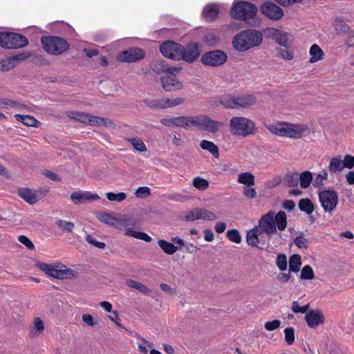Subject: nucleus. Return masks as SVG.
<instances>
[{
  "label": "nucleus",
  "instance_id": "obj_1",
  "mask_svg": "<svg viewBox=\"0 0 354 354\" xmlns=\"http://www.w3.org/2000/svg\"><path fill=\"white\" fill-rule=\"evenodd\" d=\"M257 12L258 8L255 4L246 1H239L233 3L230 15L232 19L245 21L250 26H255Z\"/></svg>",
  "mask_w": 354,
  "mask_h": 354
},
{
  "label": "nucleus",
  "instance_id": "obj_2",
  "mask_svg": "<svg viewBox=\"0 0 354 354\" xmlns=\"http://www.w3.org/2000/svg\"><path fill=\"white\" fill-rule=\"evenodd\" d=\"M263 40L262 33L255 29H247L239 32L233 39V47L240 51L244 52L250 48L261 45Z\"/></svg>",
  "mask_w": 354,
  "mask_h": 354
},
{
  "label": "nucleus",
  "instance_id": "obj_3",
  "mask_svg": "<svg viewBox=\"0 0 354 354\" xmlns=\"http://www.w3.org/2000/svg\"><path fill=\"white\" fill-rule=\"evenodd\" d=\"M230 131L233 136L248 137L255 135L257 133V128L253 120L242 116H236L230 120Z\"/></svg>",
  "mask_w": 354,
  "mask_h": 354
},
{
  "label": "nucleus",
  "instance_id": "obj_4",
  "mask_svg": "<svg viewBox=\"0 0 354 354\" xmlns=\"http://www.w3.org/2000/svg\"><path fill=\"white\" fill-rule=\"evenodd\" d=\"M44 50L48 54L59 55L69 49L68 41L58 36L44 35L41 37Z\"/></svg>",
  "mask_w": 354,
  "mask_h": 354
},
{
  "label": "nucleus",
  "instance_id": "obj_5",
  "mask_svg": "<svg viewBox=\"0 0 354 354\" xmlns=\"http://www.w3.org/2000/svg\"><path fill=\"white\" fill-rule=\"evenodd\" d=\"M28 38L21 34L10 32H0V46L4 49H18L28 45Z\"/></svg>",
  "mask_w": 354,
  "mask_h": 354
},
{
  "label": "nucleus",
  "instance_id": "obj_6",
  "mask_svg": "<svg viewBox=\"0 0 354 354\" xmlns=\"http://www.w3.org/2000/svg\"><path fill=\"white\" fill-rule=\"evenodd\" d=\"M263 216L268 227L267 229L271 235L277 232V228L283 231L287 227V215L282 210L276 214L273 211H269Z\"/></svg>",
  "mask_w": 354,
  "mask_h": 354
},
{
  "label": "nucleus",
  "instance_id": "obj_7",
  "mask_svg": "<svg viewBox=\"0 0 354 354\" xmlns=\"http://www.w3.org/2000/svg\"><path fill=\"white\" fill-rule=\"evenodd\" d=\"M268 225L266 223V221L263 218V216L261 217L259 221V225H255L253 228L248 230L246 234V242L247 243L252 246L257 248L259 250H266L268 252H270L268 248H265L263 246H259V237L263 234L265 233L267 235L271 236L270 231H268Z\"/></svg>",
  "mask_w": 354,
  "mask_h": 354
},
{
  "label": "nucleus",
  "instance_id": "obj_8",
  "mask_svg": "<svg viewBox=\"0 0 354 354\" xmlns=\"http://www.w3.org/2000/svg\"><path fill=\"white\" fill-rule=\"evenodd\" d=\"M136 225V220L133 218L127 217V218H118L116 220V228L119 230H122L125 228L126 236L133 237L137 239L145 241L147 243H150L152 241L151 236H149L147 233L140 231H136L131 228L127 227L128 225L134 226Z\"/></svg>",
  "mask_w": 354,
  "mask_h": 354
},
{
  "label": "nucleus",
  "instance_id": "obj_9",
  "mask_svg": "<svg viewBox=\"0 0 354 354\" xmlns=\"http://www.w3.org/2000/svg\"><path fill=\"white\" fill-rule=\"evenodd\" d=\"M160 68L159 70L166 73L160 79L162 87L174 86L176 88H180L183 84L176 74L180 72L181 68L169 66L167 64H165L163 62L160 64Z\"/></svg>",
  "mask_w": 354,
  "mask_h": 354
},
{
  "label": "nucleus",
  "instance_id": "obj_10",
  "mask_svg": "<svg viewBox=\"0 0 354 354\" xmlns=\"http://www.w3.org/2000/svg\"><path fill=\"white\" fill-rule=\"evenodd\" d=\"M319 201L325 212H333L338 204L337 192L330 188L318 192Z\"/></svg>",
  "mask_w": 354,
  "mask_h": 354
},
{
  "label": "nucleus",
  "instance_id": "obj_11",
  "mask_svg": "<svg viewBox=\"0 0 354 354\" xmlns=\"http://www.w3.org/2000/svg\"><path fill=\"white\" fill-rule=\"evenodd\" d=\"M196 120H199V118H196V116H178L171 118H162L160 122L162 125L169 127H178L188 129L192 126L195 127Z\"/></svg>",
  "mask_w": 354,
  "mask_h": 354
},
{
  "label": "nucleus",
  "instance_id": "obj_12",
  "mask_svg": "<svg viewBox=\"0 0 354 354\" xmlns=\"http://www.w3.org/2000/svg\"><path fill=\"white\" fill-rule=\"evenodd\" d=\"M227 54L221 50H214L205 53L201 58V62L206 66H219L226 62Z\"/></svg>",
  "mask_w": 354,
  "mask_h": 354
},
{
  "label": "nucleus",
  "instance_id": "obj_13",
  "mask_svg": "<svg viewBox=\"0 0 354 354\" xmlns=\"http://www.w3.org/2000/svg\"><path fill=\"white\" fill-rule=\"evenodd\" d=\"M181 48V44L171 40L164 41L159 47L160 52L165 57L174 61H180Z\"/></svg>",
  "mask_w": 354,
  "mask_h": 354
},
{
  "label": "nucleus",
  "instance_id": "obj_14",
  "mask_svg": "<svg viewBox=\"0 0 354 354\" xmlns=\"http://www.w3.org/2000/svg\"><path fill=\"white\" fill-rule=\"evenodd\" d=\"M201 51L199 45L196 42H189L187 45H182L180 50V61L183 60L187 63L194 62L200 56Z\"/></svg>",
  "mask_w": 354,
  "mask_h": 354
},
{
  "label": "nucleus",
  "instance_id": "obj_15",
  "mask_svg": "<svg viewBox=\"0 0 354 354\" xmlns=\"http://www.w3.org/2000/svg\"><path fill=\"white\" fill-rule=\"evenodd\" d=\"M185 102L183 97H176L175 99L160 98V99H145L144 102L151 109H161L169 107H174L183 104Z\"/></svg>",
  "mask_w": 354,
  "mask_h": 354
},
{
  "label": "nucleus",
  "instance_id": "obj_16",
  "mask_svg": "<svg viewBox=\"0 0 354 354\" xmlns=\"http://www.w3.org/2000/svg\"><path fill=\"white\" fill-rule=\"evenodd\" d=\"M145 57V52L141 48L134 47L117 55V60L122 62H136Z\"/></svg>",
  "mask_w": 354,
  "mask_h": 354
},
{
  "label": "nucleus",
  "instance_id": "obj_17",
  "mask_svg": "<svg viewBox=\"0 0 354 354\" xmlns=\"http://www.w3.org/2000/svg\"><path fill=\"white\" fill-rule=\"evenodd\" d=\"M261 12L268 18L272 20H279L281 19L284 12L281 8L272 2H264L261 6Z\"/></svg>",
  "mask_w": 354,
  "mask_h": 354
},
{
  "label": "nucleus",
  "instance_id": "obj_18",
  "mask_svg": "<svg viewBox=\"0 0 354 354\" xmlns=\"http://www.w3.org/2000/svg\"><path fill=\"white\" fill-rule=\"evenodd\" d=\"M196 118H199V120H196L195 127H202L205 130L212 133H216L219 127L223 126V122L214 120L206 115L196 116Z\"/></svg>",
  "mask_w": 354,
  "mask_h": 354
},
{
  "label": "nucleus",
  "instance_id": "obj_19",
  "mask_svg": "<svg viewBox=\"0 0 354 354\" xmlns=\"http://www.w3.org/2000/svg\"><path fill=\"white\" fill-rule=\"evenodd\" d=\"M307 325L311 328H315L324 322V315L319 309H310L304 317Z\"/></svg>",
  "mask_w": 354,
  "mask_h": 354
},
{
  "label": "nucleus",
  "instance_id": "obj_20",
  "mask_svg": "<svg viewBox=\"0 0 354 354\" xmlns=\"http://www.w3.org/2000/svg\"><path fill=\"white\" fill-rule=\"evenodd\" d=\"M100 198L98 194L95 193H91L88 191L75 192L71 195V199L75 205L90 203L93 201L98 200Z\"/></svg>",
  "mask_w": 354,
  "mask_h": 354
},
{
  "label": "nucleus",
  "instance_id": "obj_21",
  "mask_svg": "<svg viewBox=\"0 0 354 354\" xmlns=\"http://www.w3.org/2000/svg\"><path fill=\"white\" fill-rule=\"evenodd\" d=\"M28 57L24 53L17 54L15 56L8 57L0 60V71H8L15 67L20 60L25 59Z\"/></svg>",
  "mask_w": 354,
  "mask_h": 354
},
{
  "label": "nucleus",
  "instance_id": "obj_22",
  "mask_svg": "<svg viewBox=\"0 0 354 354\" xmlns=\"http://www.w3.org/2000/svg\"><path fill=\"white\" fill-rule=\"evenodd\" d=\"M237 109H248L254 105L257 101L256 95L252 93H243L236 96Z\"/></svg>",
  "mask_w": 354,
  "mask_h": 354
},
{
  "label": "nucleus",
  "instance_id": "obj_23",
  "mask_svg": "<svg viewBox=\"0 0 354 354\" xmlns=\"http://www.w3.org/2000/svg\"><path fill=\"white\" fill-rule=\"evenodd\" d=\"M219 14V10L216 4H207L202 12V17L207 22L215 21Z\"/></svg>",
  "mask_w": 354,
  "mask_h": 354
},
{
  "label": "nucleus",
  "instance_id": "obj_24",
  "mask_svg": "<svg viewBox=\"0 0 354 354\" xmlns=\"http://www.w3.org/2000/svg\"><path fill=\"white\" fill-rule=\"evenodd\" d=\"M19 196L30 205L35 204L38 201V195L36 192L28 187H22L18 189Z\"/></svg>",
  "mask_w": 354,
  "mask_h": 354
},
{
  "label": "nucleus",
  "instance_id": "obj_25",
  "mask_svg": "<svg viewBox=\"0 0 354 354\" xmlns=\"http://www.w3.org/2000/svg\"><path fill=\"white\" fill-rule=\"evenodd\" d=\"M59 266L58 263L48 264L39 261H37L35 263L37 268L45 272L48 276L55 279L57 278L56 274L58 272Z\"/></svg>",
  "mask_w": 354,
  "mask_h": 354
},
{
  "label": "nucleus",
  "instance_id": "obj_26",
  "mask_svg": "<svg viewBox=\"0 0 354 354\" xmlns=\"http://www.w3.org/2000/svg\"><path fill=\"white\" fill-rule=\"evenodd\" d=\"M58 265H59V268L56 274V276H57V279H70L77 277V271L68 268L64 264L58 263Z\"/></svg>",
  "mask_w": 354,
  "mask_h": 354
},
{
  "label": "nucleus",
  "instance_id": "obj_27",
  "mask_svg": "<svg viewBox=\"0 0 354 354\" xmlns=\"http://www.w3.org/2000/svg\"><path fill=\"white\" fill-rule=\"evenodd\" d=\"M309 131L307 125L295 127L292 124L288 123L287 137L291 138H301L304 136V132Z\"/></svg>",
  "mask_w": 354,
  "mask_h": 354
},
{
  "label": "nucleus",
  "instance_id": "obj_28",
  "mask_svg": "<svg viewBox=\"0 0 354 354\" xmlns=\"http://www.w3.org/2000/svg\"><path fill=\"white\" fill-rule=\"evenodd\" d=\"M171 241L173 243H175L177 244L176 246L180 247L179 250H182V247H185V252L189 254H194L200 250V248L191 243H186L183 239L178 236L171 238Z\"/></svg>",
  "mask_w": 354,
  "mask_h": 354
},
{
  "label": "nucleus",
  "instance_id": "obj_29",
  "mask_svg": "<svg viewBox=\"0 0 354 354\" xmlns=\"http://www.w3.org/2000/svg\"><path fill=\"white\" fill-rule=\"evenodd\" d=\"M15 118L17 121L28 127H39L41 124V122L39 120L30 115L15 114Z\"/></svg>",
  "mask_w": 354,
  "mask_h": 354
},
{
  "label": "nucleus",
  "instance_id": "obj_30",
  "mask_svg": "<svg viewBox=\"0 0 354 354\" xmlns=\"http://www.w3.org/2000/svg\"><path fill=\"white\" fill-rule=\"evenodd\" d=\"M299 209L306 213L308 215H310L315 210V205L308 198H301L298 202Z\"/></svg>",
  "mask_w": 354,
  "mask_h": 354
},
{
  "label": "nucleus",
  "instance_id": "obj_31",
  "mask_svg": "<svg viewBox=\"0 0 354 354\" xmlns=\"http://www.w3.org/2000/svg\"><path fill=\"white\" fill-rule=\"evenodd\" d=\"M288 33L279 30H275L272 35L275 41L281 46L285 47L286 48H288L290 46L288 43Z\"/></svg>",
  "mask_w": 354,
  "mask_h": 354
},
{
  "label": "nucleus",
  "instance_id": "obj_32",
  "mask_svg": "<svg viewBox=\"0 0 354 354\" xmlns=\"http://www.w3.org/2000/svg\"><path fill=\"white\" fill-rule=\"evenodd\" d=\"M289 272L297 273L302 264L301 257L298 254H294L289 257Z\"/></svg>",
  "mask_w": 354,
  "mask_h": 354
},
{
  "label": "nucleus",
  "instance_id": "obj_33",
  "mask_svg": "<svg viewBox=\"0 0 354 354\" xmlns=\"http://www.w3.org/2000/svg\"><path fill=\"white\" fill-rule=\"evenodd\" d=\"M288 127V123L279 122L275 125L269 126L268 129L275 135L287 137Z\"/></svg>",
  "mask_w": 354,
  "mask_h": 354
},
{
  "label": "nucleus",
  "instance_id": "obj_34",
  "mask_svg": "<svg viewBox=\"0 0 354 354\" xmlns=\"http://www.w3.org/2000/svg\"><path fill=\"white\" fill-rule=\"evenodd\" d=\"M200 147L202 149L208 151L214 158H218L219 157V149L213 142L203 140L200 142Z\"/></svg>",
  "mask_w": 354,
  "mask_h": 354
},
{
  "label": "nucleus",
  "instance_id": "obj_35",
  "mask_svg": "<svg viewBox=\"0 0 354 354\" xmlns=\"http://www.w3.org/2000/svg\"><path fill=\"white\" fill-rule=\"evenodd\" d=\"M158 245L167 254L171 255L180 250V247L176 246L173 243L168 242L164 239H159Z\"/></svg>",
  "mask_w": 354,
  "mask_h": 354
},
{
  "label": "nucleus",
  "instance_id": "obj_36",
  "mask_svg": "<svg viewBox=\"0 0 354 354\" xmlns=\"http://www.w3.org/2000/svg\"><path fill=\"white\" fill-rule=\"evenodd\" d=\"M299 182L303 189H307L310 187L313 180V173L308 170L299 174Z\"/></svg>",
  "mask_w": 354,
  "mask_h": 354
},
{
  "label": "nucleus",
  "instance_id": "obj_37",
  "mask_svg": "<svg viewBox=\"0 0 354 354\" xmlns=\"http://www.w3.org/2000/svg\"><path fill=\"white\" fill-rule=\"evenodd\" d=\"M91 125L101 126L104 127H115L116 125L109 118L92 115Z\"/></svg>",
  "mask_w": 354,
  "mask_h": 354
},
{
  "label": "nucleus",
  "instance_id": "obj_38",
  "mask_svg": "<svg viewBox=\"0 0 354 354\" xmlns=\"http://www.w3.org/2000/svg\"><path fill=\"white\" fill-rule=\"evenodd\" d=\"M238 183L243 184L245 187H252L255 184L254 176L250 171H245L239 175Z\"/></svg>",
  "mask_w": 354,
  "mask_h": 354
},
{
  "label": "nucleus",
  "instance_id": "obj_39",
  "mask_svg": "<svg viewBox=\"0 0 354 354\" xmlns=\"http://www.w3.org/2000/svg\"><path fill=\"white\" fill-rule=\"evenodd\" d=\"M95 216L101 222L116 227V223H115L114 221L116 222L118 218L114 217L111 214L104 212H97L95 213Z\"/></svg>",
  "mask_w": 354,
  "mask_h": 354
},
{
  "label": "nucleus",
  "instance_id": "obj_40",
  "mask_svg": "<svg viewBox=\"0 0 354 354\" xmlns=\"http://www.w3.org/2000/svg\"><path fill=\"white\" fill-rule=\"evenodd\" d=\"M299 173L292 171L286 174L283 178V184L288 187H295L299 184Z\"/></svg>",
  "mask_w": 354,
  "mask_h": 354
},
{
  "label": "nucleus",
  "instance_id": "obj_41",
  "mask_svg": "<svg viewBox=\"0 0 354 354\" xmlns=\"http://www.w3.org/2000/svg\"><path fill=\"white\" fill-rule=\"evenodd\" d=\"M219 103L225 109H237L236 96H232L231 95H221V101H219Z\"/></svg>",
  "mask_w": 354,
  "mask_h": 354
},
{
  "label": "nucleus",
  "instance_id": "obj_42",
  "mask_svg": "<svg viewBox=\"0 0 354 354\" xmlns=\"http://www.w3.org/2000/svg\"><path fill=\"white\" fill-rule=\"evenodd\" d=\"M333 25L337 35L346 33L350 29L349 26L339 17H337L334 19Z\"/></svg>",
  "mask_w": 354,
  "mask_h": 354
},
{
  "label": "nucleus",
  "instance_id": "obj_43",
  "mask_svg": "<svg viewBox=\"0 0 354 354\" xmlns=\"http://www.w3.org/2000/svg\"><path fill=\"white\" fill-rule=\"evenodd\" d=\"M310 63H315L322 60L324 57V52L322 48L316 44H313L310 48Z\"/></svg>",
  "mask_w": 354,
  "mask_h": 354
},
{
  "label": "nucleus",
  "instance_id": "obj_44",
  "mask_svg": "<svg viewBox=\"0 0 354 354\" xmlns=\"http://www.w3.org/2000/svg\"><path fill=\"white\" fill-rule=\"evenodd\" d=\"M69 117L80 122L91 125L92 115L83 112L73 111Z\"/></svg>",
  "mask_w": 354,
  "mask_h": 354
},
{
  "label": "nucleus",
  "instance_id": "obj_45",
  "mask_svg": "<svg viewBox=\"0 0 354 354\" xmlns=\"http://www.w3.org/2000/svg\"><path fill=\"white\" fill-rule=\"evenodd\" d=\"M344 168V167L343 161L341 159V157L339 156L333 157L330 159L329 166H328V169L330 172H333V173L340 172L343 170Z\"/></svg>",
  "mask_w": 354,
  "mask_h": 354
},
{
  "label": "nucleus",
  "instance_id": "obj_46",
  "mask_svg": "<svg viewBox=\"0 0 354 354\" xmlns=\"http://www.w3.org/2000/svg\"><path fill=\"white\" fill-rule=\"evenodd\" d=\"M201 212H199V207H196L190 211L185 212V214L181 216L180 218L185 221H194L200 219Z\"/></svg>",
  "mask_w": 354,
  "mask_h": 354
},
{
  "label": "nucleus",
  "instance_id": "obj_47",
  "mask_svg": "<svg viewBox=\"0 0 354 354\" xmlns=\"http://www.w3.org/2000/svg\"><path fill=\"white\" fill-rule=\"evenodd\" d=\"M221 41L219 36L213 33L206 35L203 39V43L208 47L216 46Z\"/></svg>",
  "mask_w": 354,
  "mask_h": 354
},
{
  "label": "nucleus",
  "instance_id": "obj_48",
  "mask_svg": "<svg viewBox=\"0 0 354 354\" xmlns=\"http://www.w3.org/2000/svg\"><path fill=\"white\" fill-rule=\"evenodd\" d=\"M209 181L201 176L195 177L192 185L198 190L204 191L209 187Z\"/></svg>",
  "mask_w": 354,
  "mask_h": 354
},
{
  "label": "nucleus",
  "instance_id": "obj_49",
  "mask_svg": "<svg viewBox=\"0 0 354 354\" xmlns=\"http://www.w3.org/2000/svg\"><path fill=\"white\" fill-rule=\"evenodd\" d=\"M8 106L18 108L27 107L25 104H21L15 100L0 97V109L7 108Z\"/></svg>",
  "mask_w": 354,
  "mask_h": 354
},
{
  "label": "nucleus",
  "instance_id": "obj_50",
  "mask_svg": "<svg viewBox=\"0 0 354 354\" xmlns=\"http://www.w3.org/2000/svg\"><path fill=\"white\" fill-rule=\"evenodd\" d=\"M131 144L133 149L138 152H145L147 151V147L142 140L140 138H131L127 140Z\"/></svg>",
  "mask_w": 354,
  "mask_h": 354
},
{
  "label": "nucleus",
  "instance_id": "obj_51",
  "mask_svg": "<svg viewBox=\"0 0 354 354\" xmlns=\"http://www.w3.org/2000/svg\"><path fill=\"white\" fill-rule=\"evenodd\" d=\"M315 278V273L313 269L310 265L304 266L300 274V279L301 280H312Z\"/></svg>",
  "mask_w": 354,
  "mask_h": 354
},
{
  "label": "nucleus",
  "instance_id": "obj_52",
  "mask_svg": "<svg viewBox=\"0 0 354 354\" xmlns=\"http://www.w3.org/2000/svg\"><path fill=\"white\" fill-rule=\"evenodd\" d=\"M276 266L281 272H284L288 268L287 256L286 254L279 253L277 256Z\"/></svg>",
  "mask_w": 354,
  "mask_h": 354
},
{
  "label": "nucleus",
  "instance_id": "obj_53",
  "mask_svg": "<svg viewBox=\"0 0 354 354\" xmlns=\"http://www.w3.org/2000/svg\"><path fill=\"white\" fill-rule=\"evenodd\" d=\"M227 238L232 242L240 243L242 238L239 231L237 229H230L226 232Z\"/></svg>",
  "mask_w": 354,
  "mask_h": 354
},
{
  "label": "nucleus",
  "instance_id": "obj_54",
  "mask_svg": "<svg viewBox=\"0 0 354 354\" xmlns=\"http://www.w3.org/2000/svg\"><path fill=\"white\" fill-rule=\"evenodd\" d=\"M127 284L128 286L136 288V290L145 294H147L150 292V290L147 288V286L132 279L128 280L127 281Z\"/></svg>",
  "mask_w": 354,
  "mask_h": 354
},
{
  "label": "nucleus",
  "instance_id": "obj_55",
  "mask_svg": "<svg viewBox=\"0 0 354 354\" xmlns=\"http://www.w3.org/2000/svg\"><path fill=\"white\" fill-rule=\"evenodd\" d=\"M106 197L110 201L122 202L127 198V194L124 192H109L106 194Z\"/></svg>",
  "mask_w": 354,
  "mask_h": 354
},
{
  "label": "nucleus",
  "instance_id": "obj_56",
  "mask_svg": "<svg viewBox=\"0 0 354 354\" xmlns=\"http://www.w3.org/2000/svg\"><path fill=\"white\" fill-rule=\"evenodd\" d=\"M328 178V172L324 169L322 174H318L313 182V186L317 187L319 190L324 188L323 180H326Z\"/></svg>",
  "mask_w": 354,
  "mask_h": 354
},
{
  "label": "nucleus",
  "instance_id": "obj_57",
  "mask_svg": "<svg viewBox=\"0 0 354 354\" xmlns=\"http://www.w3.org/2000/svg\"><path fill=\"white\" fill-rule=\"evenodd\" d=\"M294 313H302L306 315V313L310 310V304H307L304 306H299L298 301H295L292 304L291 308Z\"/></svg>",
  "mask_w": 354,
  "mask_h": 354
},
{
  "label": "nucleus",
  "instance_id": "obj_58",
  "mask_svg": "<svg viewBox=\"0 0 354 354\" xmlns=\"http://www.w3.org/2000/svg\"><path fill=\"white\" fill-rule=\"evenodd\" d=\"M285 341L288 345H292L295 342V329L292 326H288L284 329Z\"/></svg>",
  "mask_w": 354,
  "mask_h": 354
},
{
  "label": "nucleus",
  "instance_id": "obj_59",
  "mask_svg": "<svg viewBox=\"0 0 354 354\" xmlns=\"http://www.w3.org/2000/svg\"><path fill=\"white\" fill-rule=\"evenodd\" d=\"M199 212H201L200 219L206 221H214L217 219L218 216L214 212H210L205 208H200Z\"/></svg>",
  "mask_w": 354,
  "mask_h": 354
},
{
  "label": "nucleus",
  "instance_id": "obj_60",
  "mask_svg": "<svg viewBox=\"0 0 354 354\" xmlns=\"http://www.w3.org/2000/svg\"><path fill=\"white\" fill-rule=\"evenodd\" d=\"M85 240L93 246L99 248V249H104L106 247V244L104 242L98 241L95 238H93L91 234H87L85 237Z\"/></svg>",
  "mask_w": 354,
  "mask_h": 354
},
{
  "label": "nucleus",
  "instance_id": "obj_61",
  "mask_svg": "<svg viewBox=\"0 0 354 354\" xmlns=\"http://www.w3.org/2000/svg\"><path fill=\"white\" fill-rule=\"evenodd\" d=\"M136 197L145 198L151 194V189L148 187H139L135 192Z\"/></svg>",
  "mask_w": 354,
  "mask_h": 354
},
{
  "label": "nucleus",
  "instance_id": "obj_62",
  "mask_svg": "<svg viewBox=\"0 0 354 354\" xmlns=\"http://www.w3.org/2000/svg\"><path fill=\"white\" fill-rule=\"evenodd\" d=\"M308 239L304 237V234L302 232H300L299 235L294 239L295 244L298 248L300 249H306L308 248V246L306 245Z\"/></svg>",
  "mask_w": 354,
  "mask_h": 354
},
{
  "label": "nucleus",
  "instance_id": "obj_63",
  "mask_svg": "<svg viewBox=\"0 0 354 354\" xmlns=\"http://www.w3.org/2000/svg\"><path fill=\"white\" fill-rule=\"evenodd\" d=\"M18 241L24 245L28 250H34L35 245L32 241L25 235H20L18 236Z\"/></svg>",
  "mask_w": 354,
  "mask_h": 354
},
{
  "label": "nucleus",
  "instance_id": "obj_64",
  "mask_svg": "<svg viewBox=\"0 0 354 354\" xmlns=\"http://www.w3.org/2000/svg\"><path fill=\"white\" fill-rule=\"evenodd\" d=\"M281 321L279 319H274L268 321L265 323L264 327L268 331H272L279 328L281 326Z\"/></svg>",
  "mask_w": 354,
  "mask_h": 354
}]
</instances>
